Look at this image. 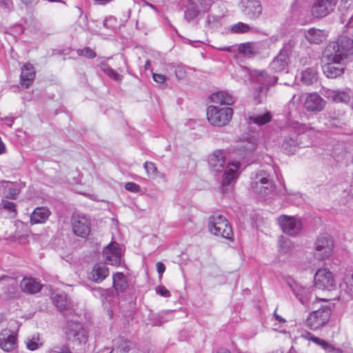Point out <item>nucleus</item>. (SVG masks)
I'll list each match as a JSON object with an SVG mask.
<instances>
[{
	"mask_svg": "<svg viewBox=\"0 0 353 353\" xmlns=\"http://www.w3.org/2000/svg\"><path fill=\"white\" fill-rule=\"evenodd\" d=\"M353 55V46L351 39L347 37H340L336 41L330 42L324 50L323 59L330 64H345L350 56Z\"/></svg>",
	"mask_w": 353,
	"mask_h": 353,
	"instance_id": "obj_1",
	"label": "nucleus"
},
{
	"mask_svg": "<svg viewBox=\"0 0 353 353\" xmlns=\"http://www.w3.org/2000/svg\"><path fill=\"white\" fill-rule=\"evenodd\" d=\"M206 114L207 119L211 125L221 127L229 123L233 115V110L228 107L219 109L216 106L210 105Z\"/></svg>",
	"mask_w": 353,
	"mask_h": 353,
	"instance_id": "obj_2",
	"label": "nucleus"
},
{
	"mask_svg": "<svg viewBox=\"0 0 353 353\" xmlns=\"http://www.w3.org/2000/svg\"><path fill=\"white\" fill-rule=\"evenodd\" d=\"M334 250L333 239L327 234L318 236L314 243V256L320 261L332 256Z\"/></svg>",
	"mask_w": 353,
	"mask_h": 353,
	"instance_id": "obj_3",
	"label": "nucleus"
},
{
	"mask_svg": "<svg viewBox=\"0 0 353 353\" xmlns=\"http://www.w3.org/2000/svg\"><path fill=\"white\" fill-rule=\"evenodd\" d=\"M210 232L214 235L232 240L233 232L228 220L222 215L213 216L210 219Z\"/></svg>",
	"mask_w": 353,
	"mask_h": 353,
	"instance_id": "obj_4",
	"label": "nucleus"
},
{
	"mask_svg": "<svg viewBox=\"0 0 353 353\" xmlns=\"http://www.w3.org/2000/svg\"><path fill=\"white\" fill-rule=\"evenodd\" d=\"M73 233L81 238H87L91 231V224L88 218L81 214H74L71 218Z\"/></svg>",
	"mask_w": 353,
	"mask_h": 353,
	"instance_id": "obj_5",
	"label": "nucleus"
},
{
	"mask_svg": "<svg viewBox=\"0 0 353 353\" xmlns=\"http://www.w3.org/2000/svg\"><path fill=\"white\" fill-rule=\"evenodd\" d=\"M277 221L281 230L288 235L296 236L302 230L301 221L295 216L282 214Z\"/></svg>",
	"mask_w": 353,
	"mask_h": 353,
	"instance_id": "obj_6",
	"label": "nucleus"
},
{
	"mask_svg": "<svg viewBox=\"0 0 353 353\" xmlns=\"http://www.w3.org/2000/svg\"><path fill=\"white\" fill-rule=\"evenodd\" d=\"M314 285L316 288L330 290L335 286L332 272L327 268H320L315 273Z\"/></svg>",
	"mask_w": 353,
	"mask_h": 353,
	"instance_id": "obj_7",
	"label": "nucleus"
},
{
	"mask_svg": "<svg viewBox=\"0 0 353 353\" xmlns=\"http://www.w3.org/2000/svg\"><path fill=\"white\" fill-rule=\"evenodd\" d=\"M316 305L313 303L312 313H310V329L316 330L323 326L329 320L331 314L330 307L327 306H321L316 309Z\"/></svg>",
	"mask_w": 353,
	"mask_h": 353,
	"instance_id": "obj_8",
	"label": "nucleus"
},
{
	"mask_svg": "<svg viewBox=\"0 0 353 353\" xmlns=\"http://www.w3.org/2000/svg\"><path fill=\"white\" fill-rule=\"evenodd\" d=\"M103 254L110 265L119 266L121 264L122 251L117 243L111 242L104 248Z\"/></svg>",
	"mask_w": 353,
	"mask_h": 353,
	"instance_id": "obj_9",
	"label": "nucleus"
},
{
	"mask_svg": "<svg viewBox=\"0 0 353 353\" xmlns=\"http://www.w3.org/2000/svg\"><path fill=\"white\" fill-rule=\"evenodd\" d=\"M337 0H317L312 8V13L315 17H322L332 12L336 5Z\"/></svg>",
	"mask_w": 353,
	"mask_h": 353,
	"instance_id": "obj_10",
	"label": "nucleus"
},
{
	"mask_svg": "<svg viewBox=\"0 0 353 353\" xmlns=\"http://www.w3.org/2000/svg\"><path fill=\"white\" fill-rule=\"evenodd\" d=\"M17 334L7 328L0 332V348L5 352H11L17 347Z\"/></svg>",
	"mask_w": 353,
	"mask_h": 353,
	"instance_id": "obj_11",
	"label": "nucleus"
},
{
	"mask_svg": "<svg viewBox=\"0 0 353 353\" xmlns=\"http://www.w3.org/2000/svg\"><path fill=\"white\" fill-rule=\"evenodd\" d=\"M225 160L226 157L223 150L214 151L208 158L210 170L214 173L222 172L225 164Z\"/></svg>",
	"mask_w": 353,
	"mask_h": 353,
	"instance_id": "obj_12",
	"label": "nucleus"
},
{
	"mask_svg": "<svg viewBox=\"0 0 353 353\" xmlns=\"http://www.w3.org/2000/svg\"><path fill=\"white\" fill-rule=\"evenodd\" d=\"M243 12L250 19H256L262 13V7L259 0H243Z\"/></svg>",
	"mask_w": 353,
	"mask_h": 353,
	"instance_id": "obj_13",
	"label": "nucleus"
},
{
	"mask_svg": "<svg viewBox=\"0 0 353 353\" xmlns=\"http://www.w3.org/2000/svg\"><path fill=\"white\" fill-rule=\"evenodd\" d=\"M262 45L258 42H247L241 43L238 47L239 52L246 57H253L261 53Z\"/></svg>",
	"mask_w": 353,
	"mask_h": 353,
	"instance_id": "obj_14",
	"label": "nucleus"
},
{
	"mask_svg": "<svg viewBox=\"0 0 353 353\" xmlns=\"http://www.w3.org/2000/svg\"><path fill=\"white\" fill-rule=\"evenodd\" d=\"M21 290L26 294H36L41 290L42 285L32 277H24L20 283Z\"/></svg>",
	"mask_w": 353,
	"mask_h": 353,
	"instance_id": "obj_15",
	"label": "nucleus"
},
{
	"mask_svg": "<svg viewBox=\"0 0 353 353\" xmlns=\"http://www.w3.org/2000/svg\"><path fill=\"white\" fill-rule=\"evenodd\" d=\"M240 168L239 162L230 163L228 164L222 180L223 185H228L238 177V170Z\"/></svg>",
	"mask_w": 353,
	"mask_h": 353,
	"instance_id": "obj_16",
	"label": "nucleus"
},
{
	"mask_svg": "<svg viewBox=\"0 0 353 353\" xmlns=\"http://www.w3.org/2000/svg\"><path fill=\"white\" fill-rule=\"evenodd\" d=\"M109 275V269L104 264H96L93 266L90 274V279L96 283L103 281Z\"/></svg>",
	"mask_w": 353,
	"mask_h": 353,
	"instance_id": "obj_17",
	"label": "nucleus"
},
{
	"mask_svg": "<svg viewBox=\"0 0 353 353\" xmlns=\"http://www.w3.org/2000/svg\"><path fill=\"white\" fill-rule=\"evenodd\" d=\"M50 214V210L46 208H37L30 216V223L38 224L45 223Z\"/></svg>",
	"mask_w": 353,
	"mask_h": 353,
	"instance_id": "obj_18",
	"label": "nucleus"
},
{
	"mask_svg": "<svg viewBox=\"0 0 353 353\" xmlns=\"http://www.w3.org/2000/svg\"><path fill=\"white\" fill-rule=\"evenodd\" d=\"M210 101L220 105H232L234 102L232 95L224 91L213 93L210 97Z\"/></svg>",
	"mask_w": 353,
	"mask_h": 353,
	"instance_id": "obj_19",
	"label": "nucleus"
},
{
	"mask_svg": "<svg viewBox=\"0 0 353 353\" xmlns=\"http://www.w3.org/2000/svg\"><path fill=\"white\" fill-rule=\"evenodd\" d=\"M113 287L117 292H123L128 288L126 276L122 272H117L112 276Z\"/></svg>",
	"mask_w": 353,
	"mask_h": 353,
	"instance_id": "obj_20",
	"label": "nucleus"
},
{
	"mask_svg": "<svg viewBox=\"0 0 353 353\" xmlns=\"http://www.w3.org/2000/svg\"><path fill=\"white\" fill-rule=\"evenodd\" d=\"M34 68H23L21 74V85L27 88L33 82L35 77Z\"/></svg>",
	"mask_w": 353,
	"mask_h": 353,
	"instance_id": "obj_21",
	"label": "nucleus"
},
{
	"mask_svg": "<svg viewBox=\"0 0 353 353\" xmlns=\"http://www.w3.org/2000/svg\"><path fill=\"white\" fill-rule=\"evenodd\" d=\"M340 288L350 297L353 298V273L349 272L345 274Z\"/></svg>",
	"mask_w": 353,
	"mask_h": 353,
	"instance_id": "obj_22",
	"label": "nucleus"
},
{
	"mask_svg": "<svg viewBox=\"0 0 353 353\" xmlns=\"http://www.w3.org/2000/svg\"><path fill=\"white\" fill-rule=\"evenodd\" d=\"M325 105V101L318 94H310V111H321Z\"/></svg>",
	"mask_w": 353,
	"mask_h": 353,
	"instance_id": "obj_23",
	"label": "nucleus"
},
{
	"mask_svg": "<svg viewBox=\"0 0 353 353\" xmlns=\"http://www.w3.org/2000/svg\"><path fill=\"white\" fill-rule=\"evenodd\" d=\"M327 34L325 30L310 28V43H319L326 39Z\"/></svg>",
	"mask_w": 353,
	"mask_h": 353,
	"instance_id": "obj_24",
	"label": "nucleus"
},
{
	"mask_svg": "<svg viewBox=\"0 0 353 353\" xmlns=\"http://www.w3.org/2000/svg\"><path fill=\"white\" fill-rule=\"evenodd\" d=\"M80 323L77 322H68L65 327V334L68 341L74 340V338L77 337L76 333L79 329Z\"/></svg>",
	"mask_w": 353,
	"mask_h": 353,
	"instance_id": "obj_25",
	"label": "nucleus"
},
{
	"mask_svg": "<svg viewBox=\"0 0 353 353\" xmlns=\"http://www.w3.org/2000/svg\"><path fill=\"white\" fill-rule=\"evenodd\" d=\"M26 347L31 351H34L43 345V341L41 339L39 334L33 335L26 342Z\"/></svg>",
	"mask_w": 353,
	"mask_h": 353,
	"instance_id": "obj_26",
	"label": "nucleus"
},
{
	"mask_svg": "<svg viewBox=\"0 0 353 353\" xmlns=\"http://www.w3.org/2000/svg\"><path fill=\"white\" fill-rule=\"evenodd\" d=\"M273 63L277 66H286L290 64V57L288 50L285 49L281 50L278 56L273 61Z\"/></svg>",
	"mask_w": 353,
	"mask_h": 353,
	"instance_id": "obj_27",
	"label": "nucleus"
},
{
	"mask_svg": "<svg viewBox=\"0 0 353 353\" xmlns=\"http://www.w3.org/2000/svg\"><path fill=\"white\" fill-rule=\"evenodd\" d=\"M271 120L272 115L269 112L261 115L252 116L250 117V121L258 125H265L269 123Z\"/></svg>",
	"mask_w": 353,
	"mask_h": 353,
	"instance_id": "obj_28",
	"label": "nucleus"
},
{
	"mask_svg": "<svg viewBox=\"0 0 353 353\" xmlns=\"http://www.w3.org/2000/svg\"><path fill=\"white\" fill-rule=\"evenodd\" d=\"M334 101L336 103H347L350 101V97L348 92L346 91H336L334 92L332 96Z\"/></svg>",
	"mask_w": 353,
	"mask_h": 353,
	"instance_id": "obj_29",
	"label": "nucleus"
},
{
	"mask_svg": "<svg viewBox=\"0 0 353 353\" xmlns=\"http://www.w3.org/2000/svg\"><path fill=\"white\" fill-rule=\"evenodd\" d=\"M323 73L327 78H336L344 72V68H323Z\"/></svg>",
	"mask_w": 353,
	"mask_h": 353,
	"instance_id": "obj_30",
	"label": "nucleus"
},
{
	"mask_svg": "<svg viewBox=\"0 0 353 353\" xmlns=\"http://www.w3.org/2000/svg\"><path fill=\"white\" fill-rule=\"evenodd\" d=\"M293 290L302 303L307 302V289L303 288L298 284H295L293 287Z\"/></svg>",
	"mask_w": 353,
	"mask_h": 353,
	"instance_id": "obj_31",
	"label": "nucleus"
},
{
	"mask_svg": "<svg viewBox=\"0 0 353 353\" xmlns=\"http://www.w3.org/2000/svg\"><path fill=\"white\" fill-rule=\"evenodd\" d=\"M77 332V337L74 338V340H72V341L76 342L77 343H85L88 339V334L86 331L81 324L79 325V329H78V331Z\"/></svg>",
	"mask_w": 353,
	"mask_h": 353,
	"instance_id": "obj_32",
	"label": "nucleus"
},
{
	"mask_svg": "<svg viewBox=\"0 0 353 353\" xmlns=\"http://www.w3.org/2000/svg\"><path fill=\"white\" fill-rule=\"evenodd\" d=\"M310 341L316 343L317 345L321 347L322 349L325 350L326 352H328L330 349H332V345L330 344L328 342L325 341L323 339H319L314 336L310 335Z\"/></svg>",
	"mask_w": 353,
	"mask_h": 353,
	"instance_id": "obj_33",
	"label": "nucleus"
},
{
	"mask_svg": "<svg viewBox=\"0 0 353 353\" xmlns=\"http://www.w3.org/2000/svg\"><path fill=\"white\" fill-rule=\"evenodd\" d=\"M250 30V26L244 23L239 22L231 27L233 33H245Z\"/></svg>",
	"mask_w": 353,
	"mask_h": 353,
	"instance_id": "obj_34",
	"label": "nucleus"
},
{
	"mask_svg": "<svg viewBox=\"0 0 353 353\" xmlns=\"http://www.w3.org/2000/svg\"><path fill=\"white\" fill-rule=\"evenodd\" d=\"M12 183H7L5 189L6 191L4 192L5 197L8 199H14L18 194L17 191L13 188Z\"/></svg>",
	"mask_w": 353,
	"mask_h": 353,
	"instance_id": "obj_35",
	"label": "nucleus"
},
{
	"mask_svg": "<svg viewBox=\"0 0 353 353\" xmlns=\"http://www.w3.org/2000/svg\"><path fill=\"white\" fill-rule=\"evenodd\" d=\"M103 24L105 28L114 30L117 26V20L115 17L110 16L104 19Z\"/></svg>",
	"mask_w": 353,
	"mask_h": 353,
	"instance_id": "obj_36",
	"label": "nucleus"
},
{
	"mask_svg": "<svg viewBox=\"0 0 353 353\" xmlns=\"http://www.w3.org/2000/svg\"><path fill=\"white\" fill-rule=\"evenodd\" d=\"M77 54L79 56L90 59L94 58L96 56V53L94 52V51L92 49L87 47L83 49H79L77 50Z\"/></svg>",
	"mask_w": 353,
	"mask_h": 353,
	"instance_id": "obj_37",
	"label": "nucleus"
},
{
	"mask_svg": "<svg viewBox=\"0 0 353 353\" xmlns=\"http://www.w3.org/2000/svg\"><path fill=\"white\" fill-rule=\"evenodd\" d=\"M103 71L110 78L115 81H120L121 79V76L112 68H103Z\"/></svg>",
	"mask_w": 353,
	"mask_h": 353,
	"instance_id": "obj_38",
	"label": "nucleus"
},
{
	"mask_svg": "<svg viewBox=\"0 0 353 353\" xmlns=\"http://www.w3.org/2000/svg\"><path fill=\"white\" fill-rule=\"evenodd\" d=\"M144 168L148 175L155 176L157 174V168L152 162L146 161L144 163Z\"/></svg>",
	"mask_w": 353,
	"mask_h": 353,
	"instance_id": "obj_39",
	"label": "nucleus"
},
{
	"mask_svg": "<svg viewBox=\"0 0 353 353\" xmlns=\"http://www.w3.org/2000/svg\"><path fill=\"white\" fill-rule=\"evenodd\" d=\"M2 208L9 212L13 213L14 215L17 214L16 205L14 203L2 200L1 201Z\"/></svg>",
	"mask_w": 353,
	"mask_h": 353,
	"instance_id": "obj_40",
	"label": "nucleus"
},
{
	"mask_svg": "<svg viewBox=\"0 0 353 353\" xmlns=\"http://www.w3.org/2000/svg\"><path fill=\"white\" fill-rule=\"evenodd\" d=\"M125 188L132 192H138L140 190V187L135 183L128 182L125 185Z\"/></svg>",
	"mask_w": 353,
	"mask_h": 353,
	"instance_id": "obj_41",
	"label": "nucleus"
},
{
	"mask_svg": "<svg viewBox=\"0 0 353 353\" xmlns=\"http://www.w3.org/2000/svg\"><path fill=\"white\" fill-rule=\"evenodd\" d=\"M353 6V0H341L340 10L346 11Z\"/></svg>",
	"mask_w": 353,
	"mask_h": 353,
	"instance_id": "obj_42",
	"label": "nucleus"
},
{
	"mask_svg": "<svg viewBox=\"0 0 353 353\" xmlns=\"http://www.w3.org/2000/svg\"><path fill=\"white\" fill-rule=\"evenodd\" d=\"M153 79L157 83H163L165 81V77L161 74H152Z\"/></svg>",
	"mask_w": 353,
	"mask_h": 353,
	"instance_id": "obj_43",
	"label": "nucleus"
},
{
	"mask_svg": "<svg viewBox=\"0 0 353 353\" xmlns=\"http://www.w3.org/2000/svg\"><path fill=\"white\" fill-rule=\"evenodd\" d=\"M175 74L176 77L179 79L184 78L185 76V68H177L175 70Z\"/></svg>",
	"mask_w": 353,
	"mask_h": 353,
	"instance_id": "obj_44",
	"label": "nucleus"
},
{
	"mask_svg": "<svg viewBox=\"0 0 353 353\" xmlns=\"http://www.w3.org/2000/svg\"><path fill=\"white\" fill-rule=\"evenodd\" d=\"M158 293L164 297H169L170 296V291L165 287L160 288L158 290Z\"/></svg>",
	"mask_w": 353,
	"mask_h": 353,
	"instance_id": "obj_45",
	"label": "nucleus"
},
{
	"mask_svg": "<svg viewBox=\"0 0 353 353\" xmlns=\"http://www.w3.org/2000/svg\"><path fill=\"white\" fill-rule=\"evenodd\" d=\"M157 270L158 273L161 275L165 272V267L162 262H157Z\"/></svg>",
	"mask_w": 353,
	"mask_h": 353,
	"instance_id": "obj_46",
	"label": "nucleus"
},
{
	"mask_svg": "<svg viewBox=\"0 0 353 353\" xmlns=\"http://www.w3.org/2000/svg\"><path fill=\"white\" fill-rule=\"evenodd\" d=\"M297 270L299 271L300 272H303V271H306L307 270V263H301V262H299L297 263Z\"/></svg>",
	"mask_w": 353,
	"mask_h": 353,
	"instance_id": "obj_47",
	"label": "nucleus"
},
{
	"mask_svg": "<svg viewBox=\"0 0 353 353\" xmlns=\"http://www.w3.org/2000/svg\"><path fill=\"white\" fill-rule=\"evenodd\" d=\"M50 353H71V352H70V351L69 350V349L68 347H63L61 349L60 352H57V351H55V350H52V351H50Z\"/></svg>",
	"mask_w": 353,
	"mask_h": 353,
	"instance_id": "obj_48",
	"label": "nucleus"
},
{
	"mask_svg": "<svg viewBox=\"0 0 353 353\" xmlns=\"http://www.w3.org/2000/svg\"><path fill=\"white\" fill-rule=\"evenodd\" d=\"M327 352H334V353H343V350L340 348H336L332 345V349L328 350Z\"/></svg>",
	"mask_w": 353,
	"mask_h": 353,
	"instance_id": "obj_49",
	"label": "nucleus"
},
{
	"mask_svg": "<svg viewBox=\"0 0 353 353\" xmlns=\"http://www.w3.org/2000/svg\"><path fill=\"white\" fill-rule=\"evenodd\" d=\"M270 184L269 180L267 178H262L260 179V185Z\"/></svg>",
	"mask_w": 353,
	"mask_h": 353,
	"instance_id": "obj_50",
	"label": "nucleus"
},
{
	"mask_svg": "<svg viewBox=\"0 0 353 353\" xmlns=\"http://www.w3.org/2000/svg\"><path fill=\"white\" fill-rule=\"evenodd\" d=\"M274 316H275V319L281 322V323H284L285 322V320L284 319H283L281 316H280L279 315L276 314V313L274 314Z\"/></svg>",
	"mask_w": 353,
	"mask_h": 353,
	"instance_id": "obj_51",
	"label": "nucleus"
},
{
	"mask_svg": "<svg viewBox=\"0 0 353 353\" xmlns=\"http://www.w3.org/2000/svg\"><path fill=\"white\" fill-rule=\"evenodd\" d=\"M112 59V58H110V57H108V58H105L103 59V61H101V64L104 65V64H108V62L110 61H111Z\"/></svg>",
	"mask_w": 353,
	"mask_h": 353,
	"instance_id": "obj_52",
	"label": "nucleus"
},
{
	"mask_svg": "<svg viewBox=\"0 0 353 353\" xmlns=\"http://www.w3.org/2000/svg\"><path fill=\"white\" fill-rule=\"evenodd\" d=\"M217 353H230V352L225 348H221Z\"/></svg>",
	"mask_w": 353,
	"mask_h": 353,
	"instance_id": "obj_53",
	"label": "nucleus"
},
{
	"mask_svg": "<svg viewBox=\"0 0 353 353\" xmlns=\"http://www.w3.org/2000/svg\"><path fill=\"white\" fill-rule=\"evenodd\" d=\"M10 278L8 276H6V275H3L1 276H0V281H8L9 280Z\"/></svg>",
	"mask_w": 353,
	"mask_h": 353,
	"instance_id": "obj_54",
	"label": "nucleus"
},
{
	"mask_svg": "<svg viewBox=\"0 0 353 353\" xmlns=\"http://www.w3.org/2000/svg\"><path fill=\"white\" fill-rule=\"evenodd\" d=\"M152 64L150 60L147 59L144 66H150Z\"/></svg>",
	"mask_w": 353,
	"mask_h": 353,
	"instance_id": "obj_55",
	"label": "nucleus"
},
{
	"mask_svg": "<svg viewBox=\"0 0 353 353\" xmlns=\"http://www.w3.org/2000/svg\"><path fill=\"white\" fill-rule=\"evenodd\" d=\"M353 22V15L352 16V17L350 19V21L349 23H351Z\"/></svg>",
	"mask_w": 353,
	"mask_h": 353,
	"instance_id": "obj_56",
	"label": "nucleus"
},
{
	"mask_svg": "<svg viewBox=\"0 0 353 353\" xmlns=\"http://www.w3.org/2000/svg\"><path fill=\"white\" fill-rule=\"evenodd\" d=\"M148 6H149L150 7H151L152 8H154V6L152 4H150H150H148Z\"/></svg>",
	"mask_w": 353,
	"mask_h": 353,
	"instance_id": "obj_57",
	"label": "nucleus"
},
{
	"mask_svg": "<svg viewBox=\"0 0 353 353\" xmlns=\"http://www.w3.org/2000/svg\"><path fill=\"white\" fill-rule=\"evenodd\" d=\"M121 57H122V56H121V55H118L116 58H117H117H120V59H121Z\"/></svg>",
	"mask_w": 353,
	"mask_h": 353,
	"instance_id": "obj_58",
	"label": "nucleus"
},
{
	"mask_svg": "<svg viewBox=\"0 0 353 353\" xmlns=\"http://www.w3.org/2000/svg\"><path fill=\"white\" fill-rule=\"evenodd\" d=\"M258 185H259V183H258V182H256V188H258Z\"/></svg>",
	"mask_w": 353,
	"mask_h": 353,
	"instance_id": "obj_59",
	"label": "nucleus"
},
{
	"mask_svg": "<svg viewBox=\"0 0 353 353\" xmlns=\"http://www.w3.org/2000/svg\"><path fill=\"white\" fill-rule=\"evenodd\" d=\"M259 189H260V192L262 193V190H261V188L259 187Z\"/></svg>",
	"mask_w": 353,
	"mask_h": 353,
	"instance_id": "obj_60",
	"label": "nucleus"
},
{
	"mask_svg": "<svg viewBox=\"0 0 353 353\" xmlns=\"http://www.w3.org/2000/svg\"><path fill=\"white\" fill-rule=\"evenodd\" d=\"M321 300L323 301H326V300L325 299H322Z\"/></svg>",
	"mask_w": 353,
	"mask_h": 353,
	"instance_id": "obj_61",
	"label": "nucleus"
}]
</instances>
